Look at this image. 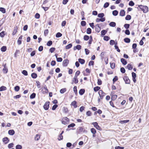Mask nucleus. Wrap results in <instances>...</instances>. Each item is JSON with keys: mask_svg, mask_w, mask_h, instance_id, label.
Returning <instances> with one entry per match:
<instances>
[{"mask_svg": "<svg viewBox=\"0 0 149 149\" xmlns=\"http://www.w3.org/2000/svg\"><path fill=\"white\" fill-rule=\"evenodd\" d=\"M139 8L141 9V10L143 11L144 13H147L148 12V8L146 6H144L142 5L139 6Z\"/></svg>", "mask_w": 149, "mask_h": 149, "instance_id": "obj_1", "label": "nucleus"}, {"mask_svg": "<svg viewBox=\"0 0 149 149\" xmlns=\"http://www.w3.org/2000/svg\"><path fill=\"white\" fill-rule=\"evenodd\" d=\"M69 122V119L66 117L64 118L62 120V123L64 125L68 124Z\"/></svg>", "mask_w": 149, "mask_h": 149, "instance_id": "obj_2", "label": "nucleus"}, {"mask_svg": "<svg viewBox=\"0 0 149 149\" xmlns=\"http://www.w3.org/2000/svg\"><path fill=\"white\" fill-rule=\"evenodd\" d=\"M98 94L101 99H102L103 98L106 94L104 93L102 90H100L98 92Z\"/></svg>", "mask_w": 149, "mask_h": 149, "instance_id": "obj_3", "label": "nucleus"}, {"mask_svg": "<svg viewBox=\"0 0 149 149\" xmlns=\"http://www.w3.org/2000/svg\"><path fill=\"white\" fill-rule=\"evenodd\" d=\"M92 124L97 129L101 130L102 128L101 127L98 125V123L97 122H94L92 123Z\"/></svg>", "mask_w": 149, "mask_h": 149, "instance_id": "obj_4", "label": "nucleus"}, {"mask_svg": "<svg viewBox=\"0 0 149 149\" xmlns=\"http://www.w3.org/2000/svg\"><path fill=\"white\" fill-rule=\"evenodd\" d=\"M49 102H46L43 106L44 109L46 110H47L49 107Z\"/></svg>", "mask_w": 149, "mask_h": 149, "instance_id": "obj_5", "label": "nucleus"}, {"mask_svg": "<svg viewBox=\"0 0 149 149\" xmlns=\"http://www.w3.org/2000/svg\"><path fill=\"white\" fill-rule=\"evenodd\" d=\"M78 81H79L77 77H76V76H74L72 80L71 84H73L74 83L75 84H77L78 83Z\"/></svg>", "mask_w": 149, "mask_h": 149, "instance_id": "obj_6", "label": "nucleus"}, {"mask_svg": "<svg viewBox=\"0 0 149 149\" xmlns=\"http://www.w3.org/2000/svg\"><path fill=\"white\" fill-rule=\"evenodd\" d=\"M123 79L126 84H130V80L129 79L128 77L125 76L123 78Z\"/></svg>", "mask_w": 149, "mask_h": 149, "instance_id": "obj_7", "label": "nucleus"}, {"mask_svg": "<svg viewBox=\"0 0 149 149\" xmlns=\"http://www.w3.org/2000/svg\"><path fill=\"white\" fill-rule=\"evenodd\" d=\"M69 60L68 59H65L64 60L63 62V65L64 66H67L69 63Z\"/></svg>", "mask_w": 149, "mask_h": 149, "instance_id": "obj_8", "label": "nucleus"}, {"mask_svg": "<svg viewBox=\"0 0 149 149\" xmlns=\"http://www.w3.org/2000/svg\"><path fill=\"white\" fill-rule=\"evenodd\" d=\"M132 80L133 82L134 83H135L136 82V74L134 72H132Z\"/></svg>", "mask_w": 149, "mask_h": 149, "instance_id": "obj_9", "label": "nucleus"}, {"mask_svg": "<svg viewBox=\"0 0 149 149\" xmlns=\"http://www.w3.org/2000/svg\"><path fill=\"white\" fill-rule=\"evenodd\" d=\"M101 28L100 27L99 24H97L95 26V31L97 33L99 32L100 31Z\"/></svg>", "mask_w": 149, "mask_h": 149, "instance_id": "obj_10", "label": "nucleus"}, {"mask_svg": "<svg viewBox=\"0 0 149 149\" xmlns=\"http://www.w3.org/2000/svg\"><path fill=\"white\" fill-rule=\"evenodd\" d=\"M105 20V17L101 18H97L96 19V22H104Z\"/></svg>", "mask_w": 149, "mask_h": 149, "instance_id": "obj_11", "label": "nucleus"}, {"mask_svg": "<svg viewBox=\"0 0 149 149\" xmlns=\"http://www.w3.org/2000/svg\"><path fill=\"white\" fill-rule=\"evenodd\" d=\"M9 141V140L7 137H5L3 139V141L5 144L7 143Z\"/></svg>", "mask_w": 149, "mask_h": 149, "instance_id": "obj_12", "label": "nucleus"}, {"mask_svg": "<svg viewBox=\"0 0 149 149\" xmlns=\"http://www.w3.org/2000/svg\"><path fill=\"white\" fill-rule=\"evenodd\" d=\"M120 61L122 64L124 65H126L127 63V61L124 58H121L120 59Z\"/></svg>", "mask_w": 149, "mask_h": 149, "instance_id": "obj_13", "label": "nucleus"}, {"mask_svg": "<svg viewBox=\"0 0 149 149\" xmlns=\"http://www.w3.org/2000/svg\"><path fill=\"white\" fill-rule=\"evenodd\" d=\"M15 133V131L13 130H10L8 131V134L11 135H13Z\"/></svg>", "mask_w": 149, "mask_h": 149, "instance_id": "obj_14", "label": "nucleus"}, {"mask_svg": "<svg viewBox=\"0 0 149 149\" xmlns=\"http://www.w3.org/2000/svg\"><path fill=\"white\" fill-rule=\"evenodd\" d=\"M125 14V12L123 10H121L120 12V15L121 16H124Z\"/></svg>", "mask_w": 149, "mask_h": 149, "instance_id": "obj_15", "label": "nucleus"}, {"mask_svg": "<svg viewBox=\"0 0 149 149\" xmlns=\"http://www.w3.org/2000/svg\"><path fill=\"white\" fill-rule=\"evenodd\" d=\"M126 67L129 70H131L133 69L132 65L130 63L128 64L127 66Z\"/></svg>", "mask_w": 149, "mask_h": 149, "instance_id": "obj_16", "label": "nucleus"}, {"mask_svg": "<svg viewBox=\"0 0 149 149\" xmlns=\"http://www.w3.org/2000/svg\"><path fill=\"white\" fill-rule=\"evenodd\" d=\"M85 92V90L84 89H81L80 90L79 93L80 95H82L84 94Z\"/></svg>", "mask_w": 149, "mask_h": 149, "instance_id": "obj_17", "label": "nucleus"}, {"mask_svg": "<svg viewBox=\"0 0 149 149\" xmlns=\"http://www.w3.org/2000/svg\"><path fill=\"white\" fill-rule=\"evenodd\" d=\"M3 71L5 73H6L8 72V69L6 67V64L4 65V67L3 69Z\"/></svg>", "mask_w": 149, "mask_h": 149, "instance_id": "obj_18", "label": "nucleus"}, {"mask_svg": "<svg viewBox=\"0 0 149 149\" xmlns=\"http://www.w3.org/2000/svg\"><path fill=\"white\" fill-rule=\"evenodd\" d=\"M78 61L81 64H84L85 62V61L84 59L81 58H79L78 59Z\"/></svg>", "mask_w": 149, "mask_h": 149, "instance_id": "obj_19", "label": "nucleus"}, {"mask_svg": "<svg viewBox=\"0 0 149 149\" xmlns=\"http://www.w3.org/2000/svg\"><path fill=\"white\" fill-rule=\"evenodd\" d=\"M71 105L74 106V108H76L77 107V102L75 101H74L72 102L71 104Z\"/></svg>", "mask_w": 149, "mask_h": 149, "instance_id": "obj_20", "label": "nucleus"}, {"mask_svg": "<svg viewBox=\"0 0 149 149\" xmlns=\"http://www.w3.org/2000/svg\"><path fill=\"white\" fill-rule=\"evenodd\" d=\"M31 77L33 79H35L37 77V75L36 73H32L31 74Z\"/></svg>", "mask_w": 149, "mask_h": 149, "instance_id": "obj_21", "label": "nucleus"}, {"mask_svg": "<svg viewBox=\"0 0 149 149\" xmlns=\"http://www.w3.org/2000/svg\"><path fill=\"white\" fill-rule=\"evenodd\" d=\"M124 40L125 42L127 43H129L130 42V40L128 38H125L124 39Z\"/></svg>", "mask_w": 149, "mask_h": 149, "instance_id": "obj_22", "label": "nucleus"}, {"mask_svg": "<svg viewBox=\"0 0 149 149\" xmlns=\"http://www.w3.org/2000/svg\"><path fill=\"white\" fill-rule=\"evenodd\" d=\"M109 25L111 26L114 27L116 26V23L114 22H111L109 23Z\"/></svg>", "mask_w": 149, "mask_h": 149, "instance_id": "obj_23", "label": "nucleus"}, {"mask_svg": "<svg viewBox=\"0 0 149 149\" xmlns=\"http://www.w3.org/2000/svg\"><path fill=\"white\" fill-rule=\"evenodd\" d=\"M7 89L6 87L4 86H2L0 87V91H5Z\"/></svg>", "mask_w": 149, "mask_h": 149, "instance_id": "obj_24", "label": "nucleus"}, {"mask_svg": "<svg viewBox=\"0 0 149 149\" xmlns=\"http://www.w3.org/2000/svg\"><path fill=\"white\" fill-rule=\"evenodd\" d=\"M118 13V11L117 10H114L112 12L113 15L115 16L117 15Z\"/></svg>", "mask_w": 149, "mask_h": 149, "instance_id": "obj_25", "label": "nucleus"}, {"mask_svg": "<svg viewBox=\"0 0 149 149\" xmlns=\"http://www.w3.org/2000/svg\"><path fill=\"white\" fill-rule=\"evenodd\" d=\"M100 89V88L98 86L95 87L94 88V90L95 92H97Z\"/></svg>", "mask_w": 149, "mask_h": 149, "instance_id": "obj_26", "label": "nucleus"}, {"mask_svg": "<svg viewBox=\"0 0 149 149\" xmlns=\"http://www.w3.org/2000/svg\"><path fill=\"white\" fill-rule=\"evenodd\" d=\"M131 19V16L130 15H127L125 18V19L127 20H130Z\"/></svg>", "mask_w": 149, "mask_h": 149, "instance_id": "obj_27", "label": "nucleus"}, {"mask_svg": "<svg viewBox=\"0 0 149 149\" xmlns=\"http://www.w3.org/2000/svg\"><path fill=\"white\" fill-rule=\"evenodd\" d=\"M6 47L5 46H3L1 48V50L2 52H4L6 50Z\"/></svg>", "mask_w": 149, "mask_h": 149, "instance_id": "obj_28", "label": "nucleus"}, {"mask_svg": "<svg viewBox=\"0 0 149 149\" xmlns=\"http://www.w3.org/2000/svg\"><path fill=\"white\" fill-rule=\"evenodd\" d=\"M36 94L35 93H32L30 96V98L31 99H33L36 97Z\"/></svg>", "mask_w": 149, "mask_h": 149, "instance_id": "obj_29", "label": "nucleus"}, {"mask_svg": "<svg viewBox=\"0 0 149 149\" xmlns=\"http://www.w3.org/2000/svg\"><path fill=\"white\" fill-rule=\"evenodd\" d=\"M91 29L90 28H88L87 29L86 33L88 34H90L91 33Z\"/></svg>", "mask_w": 149, "mask_h": 149, "instance_id": "obj_30", "label": "nucleus"}, {"mask_svg": "<svg viewBox=\"0 0 149 149\" xmlns=\"http://www.w3.org/2000/svg\"><path fill=\"white\" fill-rule=\"evenodd\" d=\"M104 13H99L98 15V17H99L100 18H103V17L104 16Z\"/></svg>", "mask_w": 149, "mask_h": 149, "instance_id": "obj_31", "label": "nucleus"}, {"mask_svg": "<svg viewBox=\"0 0 149 149\" xmlns=\"http://www.w3.org/2000/svg\"><path fill=\"white\" fill-rule=\"evenodd\" d=\"M72 46V44L70 43L67 45L65 47V49H69L71 48Z\"/></svg>", "mask_w": 149, "mask_h": 149, "instance_id": "obj_32", "label": "nucleus"}, {"mask_svg": "<svg viewBox=\"0 0 149 149\" xmlns=\"http://www.w3.org/2000/svg\"><path fill=\"white\" fill-rule=\"evenodd\" d=\"M107 31L105 30H103L101 31V35L102 36L104 35L107 33Z\"/></svg>", "mask_w": 149, "mask_h": 149, "instance_id": "obj_33", "label": "nucleus"}, {"mask_svg": "<svg viewBox=\"0 0 149 149\" xmlns=\"http://www.w3.org/2000/svg\"><path fill=\"white\" fill-rule=\"evenodd\" d=\"M20 89V87L18 86H16L14 87V90L16 92H18L19 91Z\"/></svg>", "mask_w": 149, "mask_h": 149, "instance_id": "obj_34", "label": "nucleus"}, {"mask_svg": "<svg viewBox=\"0 0 149 149\" xmlns=\"http://www.w3.org/2000/svg\"><path fill=\"white\" fill-rule=\"evenodd\" d=\"M66 91V88H63L61 89L60 90V93L61 94H63L65 93Z\"/></svg>", "mask_w": 149, "mask_h": 149, "instance_id": "obj_35", "label": "nucleus"}, {"mask_svg": "<svg viewBox=\"0 0 149 149\" xmlns=\"http://www.w3.org/2000/svg\"><path fill=\"white\" fill-rule=\"evenodd\" d=\"M40 138V136L38 134H37L35 137V139L36 141H38L39 140V139Z\"/></svg>", "mask_w": 149, "mask_h": 149, "instance_id": "obj_36", "label": "nucleus"}, {"mask_svg": "<svg viewBox=\"0 0 149 149\" xmlns=\"http://www.w3.org/2000/svg\"><path fill=\"white\" fill-rule=\"evenodd\" d=\"M0 11L2 12L3 13H6V9L3 8H0Z\"/></svg>", "mask_w": 149, "mask_h": 149, "instance_id": "obj_37", "label": "nucleus"}, {"mask_svg": "<svg viewBox=\"0 0 149 149\" xmlns=\"http://www.w3.org/2000/svg\"><path fill=\"white\" fill-rule=\"evenodd\" d=\"M103 39L104 40L107 41L110 39V38L108 36H105L104 37Z\"/></svg>", "mask_w": 149, "mask_h": 149, "instance_id": "obj_38", "label": "nucleus"}, {"mask_svg": "<svg viewBox=\"0 0 149 149\" xmlns=\"http://www.w3.org/2000/svg\"><path fill=\"white\" fill-rule=\"evenodd\" d=\"M109 2H107L104 4L103 7L104 8H106L109 6Z\"/></svg>", "mask_w": 149, "mask_h": 149, "instance_id": "obj_39", "label": "nucleus"}, {"mask_svg": "<svg viewBox=\"0 0 149 149\" xmlns=\"http://www.w3.org/2000/svg\"><path fill=\"white\" fill-rule=\"evenodd\" d=\"M62 36V34L60 33V32H58L57 33L56 35V38H59L61 37Z\"/></svg>", "mask_w": 149, "mask_h": 149, "instance_id": "obj_40", "label": "nucleus"}, {"mask_svg": "<svg viewBox=\"0 0 149 149\" xmlns=\"http://www.w3.org/2000/svg\"><path fill=\"white\" fill-rule=\"evenodd\" d=\"M110 66L112 69H114L115 68V64L114 63H110Z\"/></svg>", "mask_w": 149, "mask_h": 149, "instance_id": "obj_41", "label": "nucleus"}, {"mask_svg": "<svg viewBox=\"0 0 149 149\" xmlns=\"http://www.w3.org/2000/svg\"><path fill=\"white\" fill-rule=\"evenodd\" d=\"M22 74H23L25 76H27L28 75L27 72L26 70H23L22 71Z\"/></svg>", "mask_w": 149, "mask_h": 149, "instance_id": "obj_42", "label": "nucleus"}, {"mask_svg": "<svg viewBox=\"0 0 149 149\" xmlns=\"http://www.w3.org/2000/svg\"><path fill=\"white\" fill-rule=\"evenodd\" d=\"M117 98V95H114L112 96L111 99L112 100H115Z\"/></svg>", "mask_w": 149, "mask_h": 149, "instance_id": "obj_43", "label": "nucleus"}, {"mask_svg": "<svg viewBox=\"0 0 149 149\" xmlns=\"http://www.w3.org/2000/svg\"><path fill=\"white\" fill-rule=\"evenodd\" d=\"M89 38V36L86 35H85L84 37V39L85 40H87Z\"/></svg>", "mask_w": 149, "mask_h": 149, "instance_id": "obj_44", "label": "nucleus"}, {"mask_svg": "<svg viewBox=\"0 0 149 149\" xmlns=\"http://www.w3.org/2000/svg\"><path fill=\"white\" fill-rule=\"evenodd\" d=\"M5 32L3 31L0 33V36L1 38L5 36Z\"/></svg>", "mask_w": 149, "mask_h": 149, "instance_id": "obj_45", "label": "nucleus"}, {"mask_svg": "<svg viewBox=\"0 0 149 149\" xmlns=\"http://www.w3.org/2000/svg\"><path fill=\"white\" fill-rule=\"evenodd\" d=\"M59 141L62 140L63 139V136L61 134H60L58 136V138Z\"/></svg>", "mask_w": 149, "mask_h": 149, "instance_id": "obj_46", "label": "nucleus"}, {"mask_svg": "<svg viewBox=\"0 0 149 149\" xmlns=\"http://www.w3.org/2000/svg\"><path fill=\"white\" fill-rule=\"evenodd\" d=\"M134 5V3L132 1H130L129 3V5L130 6H133Z\"/></svg>", "mask_w": 149, "mask_h": 149, "instance_id": "obj_47", "label": "nucleus"}, {"mask_svg": "<svg viewBox=\"0 0 149 149\" xmlns=\"http://www.w3.org/2000/svg\"><path fill=\"white\" fill-rule=\"evenodd\" d=\"M91 131L92 133L95 134L96 133V131L94 128H92L91 129Z\"/></svg>", "mask_w": 149, "mask_h": 149, "instance_id": "obj_48", "label": "nucleus"}, {"mask_svg": "<svg viewBox=\"0 0 149 149\" xmlns=\"http://www.w3.org/2000/svg\"><path fill=\"white\" fill-rule=\"evenodd\" d=\"M52 41L51 40H49L47 42V45L48 46H50L52 45Z\"/></svg>", "mask_w": 149, "mask_h": 149, "instance_id": "obj_49", "label": "nucleus"}, {"mask_svg": "<svg viewBox=\"0 0 149 149\" xmlns=\"http://www.w3.org/2000/svg\"><path fill=\"white\" fill-rule=\"evenodd\" d=\"M81 24L82 26H85L86 25V23L85 21H81Z\"/></svg>", "mask_w": 149, "mask_h": 149, "instance_id": "obj_50", "label": "nucleus"}, {"mask_svg": "<svg viewBox=\"0 0 149 149\" xmlns=\"http://www.w3.org/2000/svg\"><path fill=\"white\" fill-rule=\"evenodd\" d=\"M121 72L123 73H124L125 72V70L124 68L122 67L120 69Z\"/></svg>", "mask_w": 149, "mask_h": 149, "instance_id": "obj_51", "label": "nucleus"}, {"mask_svg": "<svg viewBox=\"0 0 149 149\" xmlns=\"http://www.w3.org/2000/svg\"><path fill=\"white\" fill-rule=\"evenodd\" d=\"M118 80V77L117 76H115L113 79V84L116 81Z\"/></svg>", "mask_w": 149, "mask_h": 149, "instance_id": "obj_52", "label": "nucleus"}, {"mask_svg": "<svg viewBox=\"0 0 149 149\" xmlns=\"http://www.w3.org/2000/svg\"><path fill=\"white\" fill-rule=\"evenodd\" d=\"M22 146L21 145H18L16 146V149H22Z\"/></svg>", "mask_w": 149, "mask_h": 149, "instance_id": "obj_53", "label": "nucleus"}, {"mask_svg": "<svg viewBox=\"0 0 149 149\" xmlns=\"http://www.w3.org/2000/svg\"><path fill=\"white\" fill-rule=\"evenodd\" d=\"M130 26V25L129 24H124V26L125 29H127L129 28Z\"/></svg>", "mask_w": 149, "mask_h": 149, "instance_id": "obj_54", "label": "nucleus"}, {"mask_svg": "<svg viewBox=\"0 0 149 149\" xmlns=\"http://www.w3.org/2000/svg\"><path fill=\"white\" fill-rule=\"evenodd\" d=\"M49 33V31L48 29H45L44 32V34L45 36H47Z\"/></svg>", "mask_w": 149, "mask_h": 149, "instance_id": "obj_55", "label": "nucleus"}, {"mask_svg": "<svg viewBox=\"0 0 149 149\" xmlns=\"http://www.w3.org/2000/svg\"><path fill=\"white\" fill-rule=\"evenodd\" d=\"M129 121V120H120V123L122 124L125 123H127Z\"/></svg>", "mask_w": 149, "mask_h": 149, "instance_id": "obj_56", "label": "nucleus"}, {"mask_svg": "<svg viewBox=\"0 0 149 149\" xmlns=\"http://www.w3.org/2000/svg\"><path fill=\"white\" fill-rule=\"evenodd\" d=\"M58 107V105L57 104L54 105L52 108V110H54L56 109V108Z\"/></svg>", "mask_w": 149, "mask_h": 149, "instance_id": "obj_57", "label": "nucleus"}, {"mask_svg": "<svg viewBox=\"0 0 149 149\" xmlns=\"http://www.w3.org/2000/svg\"><path fill=\"white\" fill-rule=\"evenodd\" d=\"M102 81L100 79H98L97 80V84L99 85H100L102 84Z\"/></svg>", "mask_w": 149, "mask_h": 149, "instance_id": "obj_58", "label": "nucleus"}, {"mask_svg": "<svg viewBox=\"0 0 149 149\" xmlns=\"http://www.w3.org/2000/svg\"><path fill=\"white\" fill-rule=\"evenodd\" d=\"M35 17L36 19H39L40 17V15L39 13H37L35 14Z\"/></svg>", "mask_w": 149, "mask_h": 149, "instance_id": "obj_59", "label": "nucleus"}, {"mask_svg": "<svg viewBox=\"0 0 149 149\" xmlns=\"http://www.w3.org/2000/svg\"><path fill=\"white\" fill-rule=\"evenodd\" d=\"M75 125L74 123H72V124H70L68 126V128H70V127H74Z\"/></svg>", "mask_w": 149, "mask_h": 149, "instance_id": "obj_60", "label": "nucleus"}, {"mask_svg": "<svg viewBox=\"0 0 149 149\" xmlns=\"http://www.w3.org/2000/svg\"><path fill=\"white\" fill-rule=\"evenodd\" d=\"M62 58L61 57H58L56 59L57 61L58 62H61L62 61Z\"/></svg>", "mask_w": 149, "mask_h": 149, "instance_id": "obj_61", "label": "nucleus"}, {"mask_svg": "<svg viewBox=\"0 0 149 149\" xmlns=\"http://www.w3.org/2000/svg\"><path fill=\"white\" fill-rule=\"evenodd\" d=\"M55 50V48L54 47H52L49 49V51L51 53H52Z\"/></svg>", "mask_w": 149, "mask_h": 149, "instance_id": "obj_62", "label": "nucleus"}, {"mask_svg": "<svg viewBox=\"0 0 149 149\" xmlns=\"http://www.w3.org/2000/svg\"><path fill=\"white\" fill-rule=\"evenodd\" d=\"M56 62L55 61H52L51 63V65L52 66H54L56 65Z\"/></svg>", "mask_w": 149, "mask_h": 149, "instance_id": "obj_63", "label": "nucleus"}, {"mask_svg": "<svg viewBox=\"0 0 149 149\" xmlns=\"http://www.w3.org/2000/svg\"><path fill=\"white\" fill-rule=\"evenodd\" d=\"M124 147H120L119 146H117L115 147V149H124Z\"/></svg>", "mask_w": 149, "mask_h": 149, "instance_id": "obj_64", "label": "nucleus"}]
</instances>
